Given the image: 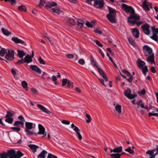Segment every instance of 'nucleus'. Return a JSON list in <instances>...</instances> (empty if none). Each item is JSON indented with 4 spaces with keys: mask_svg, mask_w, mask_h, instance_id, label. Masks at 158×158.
Wrapping results in <instances>:
<instances>
[{
    "mask_svg": "<svg viewBox=\"0 0 158 158\" xmlns=\"http://www.w3.org/2000/svg\"><path fill=\"white\" fill-rule=\"evenodd\" d=\"M109 11V13L106 15V17L108 20L112 23H115V20L116 16V10L112 8L107 6Z\"/></svg>",
    "mask_w": 158,
    "mask_h": 158,
    "instance_id": "1",
    "label": "nucleus"
},
{
    "mask_svg": "<svg viewBox=\"0 0 158 158\" xmlns=\"http://www.w3.org/2000/svg\"><path fill=\"white\" fill-rule=\"evenodd\" d=\"M33 123L31 122H26L25 123V127L26 129L25 130V131L27 134L29 135H31L33 134L34 132L30 131L33 128Z\"/></svg>",
    "mask_w": 158,
    "mask_h": 158,
    "instance_id": "2",
    "label": "nucleus"
},
{
    "mask_svg": "<svg viewBox=\"0 0 158 158\" xmlns=\"http://www.w3.org/2000/svg\"><path fill=\"white\" fill-rule=\"evenodd\" d=\"M11 149L9 150L7 152H4L0 153V158H13L14 154Z\"/></svg>",
    "mask_w": 158,
    "mask_h": 158,
    "instance_id": "3",
    "label": "nucleus"
},
{
    "mask_svg": "<svg viewBox=\"0 0 158 158\" xmlns=\"http://www.w3.org/2000/svg\"><path fill=\"white\" fill-rule=\"evenodd\" d=\"M122 8L126 13H130L131 14H134L135 11L133 8L125 4H123L122 5Z\"/></svg>",
    "mask_w": 158,
    "mask_h": 158,
    "instance_id": "4",
    "label": "nucleus"
},
{
    "mask_svg": "<svg viewBox=\"0 0 158 158\" xmlns=\"http://www.w3.org/2000/svg\"><path fill=\"white\" fill-rule=\"evenodd\" d=\"M5 59L8 60H12L14 58V51L12 49H8L7 53L5 56Z\"/></svg>",
    "mask_w": 158,
    "mask_h": 158,
    "instance_id": "5",
    "label": "nucleus"
},
{
    "mask_svg": "<svg viewBox=\"0 0 158 158\" xmlns=\"http://www.w3.org/2000/svg\"><path fill=\"white\" fill-rule=\"evenodd\" d=\"M38 128L39 129V132L37 133L34 132L33 134L35 135L36 136H37L38 135H43L42 137H45L47 133L45 132V129L44 127L41 124H39L38 125Z\"/></svg>",
    "mask_w": 158,
    "mask_h": 158,
    "instance_id": "6",
    "label": "nucleus"
},
{
    "mask_svg": "<svg viewBox=\"0 0 158 158\" xmlns=\"http://www.w3.org/2000/svg\"><path fill=\"white\" fill-rule=\"evenodd\" d=\"M124 95L128 98L132 99L134 98L136 96L135 94H132L131 90L130 88H128L127 90L124 92Z\"/></svg>",
    "mask_w": 158,
    "mask_h": 158,
    "instance_id": "7",
    "label": "nucleus"
},
{
    "mask_svg": "<svg viewBox=\"0 0 158 158\" xmlns=\"http://www.w3.org/2000/svg\"><path fill=\"white\" fill-rule=\"evenodd\" d=\"M104 5L103 0H96L94 3V6L96 8L101 9L102 8Z\"/></svg>",
    "mask_w": 158,
    "mask_h": 158,
    "instance_id": "8",
    "label": "nucleus"
},
{
    "mask_svg": "<svg viewBox=\"0 0 158 158\" xmlns=\"http://www.w3.org/2000/svg\"><path fill=\"white\" fill-rule=\"evenodd\" d=\"M143 32L146 35L150 34V26L148 23L145 24L141 26Z\"/></svg>",
    "mask_w": 158,
    "mask_h": 158,
    "instance_id": "9",
    "label": "nucleus"
},
{
    "mask_svg": "<svg viewBox=\"0 0 158 158\" xmlns=\"http://www.w3.org/2000/svg\"><path fill=\"white\" fill-rule=\"evenodd\" d=\"M142 7L145 10L148 11L150 10V7L151 8H152V6H151L150 3L147 2V0H144L143 2L142 5Z\"/></svg>",
    "mask_w": 158,
    "mask_h": 158,
    "instance_id": "10",
    "label": "nucleus"
},
{
    "mask_svg": "<svg viewBox=\"0 0 158 158\" xmlns=\"http://www.w3.org/2000/svg\"><path fill=\"white\" fill-rule=\"evenodd\" d=\"M11 151L14 154L13 158H20L24 155V154L20 151H18L17 152L14 149H11Z\"/></svg>",
    "mask_w": 158,
    "mask_h": 158,
    "instance_id": "11",
    "label": "nucleus"
},
{
    "mask_svg": "<svg viewBox=\"0 0 158 158\" xmlns=\"http://www.w3.org/2000/svg\"><path fill=\"white\" fill-rule=\"evenodd\" d=\"M30 68L31 69L35 71L38 74H40L41 73V70L36 65H31L30 66Z\"/></svg>",
    "mask_w": 158,
    "mask_h": 158,
    "instance_id": "12",
    "label": "nucleus"
},
{
    "mask_svg": "<svg viewBox=\"0 0 158 158\" xmlns=\"http://www.w3.org/2000/svg\"><path fill=\"white\" fill-rule=\"evenodd\" d=\"M12 40L16 43H19L23 45L24 46L26 45V44L25 42L20 39H18L17 37H13L12 38Z\"/></svg>",
    "mask_w": 158,
    "mask_h": 158,
    "instance_id": "13",
    "label": "nucleus"
},
{
    "mask_svg": "<svg viewBox=\"0 0 158 158\" xmlns=\"http://www.w3.org/2000/svg\"><path fill=\"white\" fill-rule=\"evenodd\" d=\"M37 106L39 109L43 112L48 114H50L51 113V112L49 110L41 105L38 104Z\"/></svg>",
    "mask_w": 158,
    "mask_h": 158,
    "instance_id": "14",
    "label": "nucleus"
},
{
    "mask_svg": "<svg viewBox=\"0 0 158 158\" xmlns=\"http://www.w3.org/2000/svg\"><path fill=\"white\" fill-rule=\"evenodd\" d=\"M57 5V3L55 2H48L46 4L45 7L48 8H49L52 7L56 6Z\"/></svg>",
    "mask_w": 158,
    "mask_h": 158,
    "instance_id": "15",
    "label": "nucleus"
},
{
    "mask_svg": "<svg viewBox=\"0 0 158 158\" xmlns=\"http://www.w3.org/2000/svg\"><path fill=\"white\" fill-rule=\"evenodd\" d=\"M123 151V148L122 146H120L114 149L110 150V152H114V153H118L122 152Z\"/></svg>",
    "mask_w": 158,
    "mask_h": 158,
    "instance_id": "16",
    "label": "nucleus"
},
{
    "mask_svg": "<svg viewBox=\"0 0 158 158\" xmlns=\"http://www.w3.org/2000/svg\"><path fill=\"white\" fill-rule=\"evenodd\" d=\"M132 34L134 37L136 38H139V31L137 28H134L132 29Z\"/></svg>",
    "mask_w": 158,
    "mask_h": 158,
    "instance_id": "17",
    "label": "nucleus"
},
{
    "mask_svg": "<svg viewBox=\"0 0 158 158\" xmlns=\"http://www.w3.org/2000/svg\"><path fill=\"white\" fill-rule=\"evenodd\" d=\"M15 114V112L12 110H9L7 111V113L5 117V118H11Z\"/></svg>",
    "mask_w": 158,
    "mask_h": 158,
    "instance_id": "18",
    "label": "nucleus"
},
{
    "mask_svg": "<svg viewBox=\"0 0 158 158\" xmlns=\"http://www.w3.org/2000/svg\"><path fill=\"white\" fill-rule=\"evenodd\" d=\"M140 16L135 13L131 14L129 17H128V19H132L136 21H138L140 20Z\"/></svg>",
    "mask_w": 158,
    "mask_h": 158,
    "instance_id": "19",
    "label": "nucleus"
},
{
    "mask_svg": "<svg viewBox=\"0 0 158 158\" xmlns=\"http://www.w3.org/2000/svg\"><path fill=\"white\" fill-rule=\"evenodd\" d=\"M143 49L146 52H148V54L151 55L152 53V49L147 45L143 46Z\"/></svg>",
    "mask_w": 158,
    "mask_h": 158,
    "instance_id": "20",
    "label": "nucleus"
},
{
    "mask_svg": "<svg viewBox=\"0 0 158 158\" xmlns=\"http://www.w3.org/2000/svg\"><path fill=\"white\" fill-rule=\"evenodd\" d=\"M137 64L138 67L140 69L143 67L145 64V63L143 61L140 59H138L137 61Z\"/></svg>",
    "mask_w": 158,
    "mask_h": 158,
    "instance_id": "21",
    "label": "nucleus"
},
{
    "mask_svg": "<svg viewBox=\"0 0 158 158\" xmlns=\"http://www.w3.org/2000/svg\"><path fill=\"white\" fill-rule=\"evenodd\" d=\"M17 52V56L20 58H23L26 55V53L22 50H18Z\"/></svg>",
    "mask_w": 158,
    "mask_h": 158,
    "instance_id": "22",
    "label": "nucleus"
},
{
    "mask_svg": "<svg viewBox=\"0 0 158 158\" xmlns=\"http://www.w3.org/2000/svg\"><path fill=\"white\" fill-rule=\"evenodd\" d=\"M28 146L32 150L33 152H36L37 149L39 148L38 146L35 144H29Z\"/></svg>",
    "mask_w": 158,
    "mask_h": 158,
    "instance_id": "23",
    "label": "nucleus"
},
{
    "mask_svg": "<svg viewBox=\"0 0 158 158\" xmlns=\"http://www.w3.org/2000/svg\"><path fill=\"white\" fill-rule=\"evenodd\" d=\"M47 152L44 150H43L40 153L38 156V158H45L46 156Z\"/></svg>",
    "mask_w": 158,
    "mask_h": 158,
    "instance_id": "24",
    "label": "nucleus"
},
{
    "mask_svg": "<svg viewBox=\"0 0 158 158\" xmlns=\"http://www.w3.org/2000/svg\"><path fill=\"white\" fill-rule=\"evenodd\" d=\"M84 24V22L82 20L79 19L77 20V27L81 29Z\"/></svg>",
    "mask_w": 158,
    "mask_h": 158,
    "instance_id": "25",
    "label": "nucleus"
},
{
    "mask_svg": "<svg viewBox=\"0 0 158 158\" xmlns=\"http://www.w3.org/2000/svg\"><path fill=\"white\" fill-rule=\"evenodd\" d=\"M1 31L3 34L6 36H8L11 34V32L8 31L7 30L5 29L4 28H2Z\"/></svg>",
    "mask_w": 158,
    "mask_h": 158,
    "instance_id": "26",
    "label": "nucleus"
},
{
    "mask_svg": "<svg viewBox=\"0 0 158 158\" xmlns=\"http://www.w3.org/2000/svg\"><path fill=\"white\" fill-rule=\"evenodd\" d=\"M85 24L89 28H93L95 25V23L93 22L90 23L88 21L86 22Z\"/></svg>",
    "mask_w": 158,
    "mask_h": 158,
    "instance_id": "27",
    "label": "nucleus"
},
{
    "mask_svg": "<svg viewBox=\"0 0 158 158\" xmlns=\"http://www.w3.org/2000/svg\"><path fill=\"white\" fill-rule=\"evenodd\" d=\"M0 50V56H4L7 52L6 49L3 48H1Z\"/></svg>",
    "mask_w": 158,
    "mask_h": 158,
    "instance_id": "28",
    "label": "nucleus"
},
{
    "mask_svg": "<svg viewBox=\"0 0 158 158\" xmlns=\"http://www.w3.org/2000/svg\"><path fill=\"white\" fill-rule=\"evenodd\" d=\"M24 59L27 61V62H26V63L28 64L32 62V59L31 58L30 55L28 54L25 57Z\"/></svg>",
    "mask_w": 158,
    "mask_h": 158,
    "instance_id": "29",
    "label": "nucleus"
},
{
    "mask_svg": "<svg viewBox=\"0 0 158 158\" xmlns=\"http://www.w3.org/2000/svg\"><path fill=\"white\" fill-rule=\"evenodd\" d=\"M121 154L118 153H112L110 154V157L112 158H120Z\"/></svg>",
    "mask_w": 158,
    "mask_h": 158,
    "instance_id": "30",
    "label": "nucleus"
},
{
    "mask_svg": "<svg viewBox=\"0 0 158 158\" xmlns=\"http://www.w3.org/2000/svg\"><path fill=\"white\" fill-rule=\"evenodd\" d=\"M67 23L73 26L75 24V20L73 19H69L66 21Z\"/></svg>",
    "mask_w": 158,
    "mask_h": 158,
    "instance_id": "31",
    "label": "nucleus"
},
{
    "mask_svg": "<svg viewBox=\"0 0 158 158\" xmlns=\"http://www.w3.org/2000/svg\"><path fill=\"white\" fill-rule=\"evenodd\" d=\"M18 9L19 10L21 11H24V12H26L27 11L26 7L23 5H21V6H19L18 7Z\"/></svg>",
    "mask_w": 158,
    "mask_h": 158,
    "instance_id": "32",
    "label": "nucleus"
},
{
    "mask_svg": "<svg viewBox=\"0 0 158 158\" xmlns=\"http://www.w3.org/2000/svg\"><path fill=\"white\" fill-rule=\"evenodd\" d=\"M142 70V72L144 75H145L148 71V67L146 66H144L142 68L140 69Z\"/></svg>",
    "mask_w": 158,
    "mask_h": 158,
    "instance_id": "33",
    "label": "nucleus"
},
{
    "mask_svg": "<svg viewBox=\"0 0 158 158\" xmlns=\"http://www.w3.org/2000/svg\"><path fill=\"white\" fill-rule=\"evenodd\" d=\"M115 109L116 111L119 114L121 113V106L119 105H117L115 107Z\"/></svg>",
    "mask_w": 158,
    "mask_h": 158,
    "instance_id": "34",
    "label": "nucleus"
},
{
    "mask_svg": "<svg viewBox=\"0 0 158 158\" xmlns=\"http://www.w3.org/2000/svg\"><path fill=\"white\" fill-rule=\"evenodd\" d=\"M5 119V121L8 123L11 124L14 121V119L12 118H6Z\"/></svg>",
    "mask_w": 158,
    "mask_h": 158,
    "instance_id": "35",
    "label": "nucleus"
},
{
    "mask_svg": "<svg viewBox=\"0 0 158 158\" xmlns=\"http://www.w3.org/2000/svg\"><path fill=\"white\" fill-rule=\"evenodd\" d=\"M146 154H148L150 155L149 158H155V155H154V152H153L151 151V150H149L147 151L146 152Z\"/></svg>",
    "mask_w": 158,
    "mask_h": 158,
    "instance_id": "36",
    "label": "nucleus"
},
{
    "mask_svg": "<svg viewBox=\"0 0 158 158\" xmlns=\"http://www.w3.org/2000/svg\"><path fill=\"white\" fill-rule=\"evenodd\" d=\"M154 54L150 55L147 59V62H151V61L154 59Z\"/></svg>",
    "mask_w": 158,
    "mask_h": 158,
    "instance_id": "37",
    "label": "nucleus"
},
{
    "mask_svg": "<svg viewBox=\"0 0 158 158\" xmlns=\"http://www.w3.org/2000/svg\"><path fill=\"white\" fill-rule=\"evenodd\" d=\"M52 10H53V12L56 13L58 15L60 14V13L62 12V11L60 10V9L59 8H54L52 9Z\"/></svg>",
    "mask_w": 158,
    "mask_h": 158,
    "instance_id": "38",
    "label": "nucleus"
},
{
    "mask_svg": "<svg viewBox=\"0 0 158 158\" xmlns=\"http://www.w3.org/2000/svg\"><path fill=\"white\" fill-rule=\"evenodd\" d=\"M150 38L155 41H158V36L156 34L154 33L153 35L150 37Z\"/></svg>",
    "mask_w": 158,
    "mask_h": 158,
    "instance_id": "39",
    "label": "nucleus"
},
{
    "mask_svg": "<svg viewBox=\"0 0 158 158\" xmlns=\"http://www.w3.org/2000/svg\"><path fill=\"white\" fill-rule=\"evenodd\" d=\"M4 1L5 2H9L12 5H14L17 3L15 0H4Z\"/></svg>",
    "mask_w": 158,
    "mask_h": 158,
    "instance_id": "40",
    "label": "nucleus"
},
{
    "mask_svg": "<svg viewBox=\"0 0 158 158\" xmlns=\"http://www.w3.org/2000/svg\"><path fill=\"white\" fill-rule=\"evenodd\" d=\"M125 151L131 154L134 153V151L133 150L131 149V147H129L128 148L126 149L125 150Z\"/></svg>",
    "mask_w": 158,
    "mask_h": 158,
    "instance_id": "41",
    "label": "nucleus"
},
{
    "mask_svg": "<svg viewBox=\"0 0 158 158\" xmlns=\"http://www.w3.org/2000/svg\"><path fill=\"white\" fill-rule=\"evenodd\" d=\"M45 2H46L45 0H40V3L37 6L41 8L44 6Z\"/></svg>",
    "mask_w": 158,
    "mask_h": 158,
    "instance_id": "42",
    "label": "nucleus"
},
{
    "mask_svg": "<svg viewBox=\"0 0 158 158\" xmlns=\"http://www.w3.org/2000/svg\"><path fill=\"white\" fill-rule=\"evenodd\" d=\"M22 86L25 89L27 88V84L25 81H23L21 82Z\"/></svg>",
    "mask_w": 158,
    "mask_h": 158,
    "instance_id": "43",
    "label": "nucleus"
},
{
    "mask_svg": "<svg viewBox=\"0 0 158 158\" xmlns=\"http://www.w3.org/2000/svg\"><path fill=\"white\" fill-rule=\"evenodd\" d=\"M128 40L129 41V43L132 45L133 46H135V43L134 41L131 38H130L128 39Z\"/></svg>",
    "mask_w": 158,
    "mask_h": 158,
    "instance_id": "44",
    "label": "nucleus"
},
{
    "mask_svg": "<svg viewBox=\"0 0 158 158\" xmlns=\"http://www.w3.org/2000/svg\"><path fill=\"white\" fill-rule=\"evenodd\" d=\"M11 129L17 132H19L21 130L20 128L17 127H11Z\"/></svg>",
    "mask_w": 158,
    "mask_h": 158,
    "instance_id": "45",
    "label": "nucleus"
},
{
    "mask_svg": "<svg viewBox=\"0 0 158 158\" xmlns=\"http://www.w3.org/2000/svg\"><path fill=\"white\" fill-rule=\"evenodd\" d=\"M69 81L66 78L63 79L62 81V85L63 86H64L67 84Z\"/></svg>",
    "mask_w": 158,
    "mask_h": 158,
    "instance_id": "46",
    "label": "nucleus"
},
{
    "mask_svg": "<svg viewBox=\"0 0 158 158\" xmlns=\"http://www.w3.org/2000/svg\"><path fill=\"white\" fill-rule=\"evenodd\" d=\"M86 115L87 118L88 119L87 120H86V122L87 123H89L90 122L91 120V117L89 114H86Z\"/></svg>",
    "mask_w": 158,
    "mask_h": 158,
    "instance_id": "47",
    "label": "nucleus"
},
{
    "mask_svg": "<svg viewBox=\"0 0 158 158\" xmlns=\"http://www.w3.org/2000/svg\"><path fill=\"white\" fill-rule=\"evenodd\" d=\"M39 63L40 64L45 65V62L44 61V60L42 59L41 57L40 56L39 58Z\"/></svg>",
    "mask_w": 158,
    "mask_h": 158,
    "instance_id": "48",
    "label": "nucleus"
},
{
    "mask_svg": "<svg viewBox=\"0 0 158 158\" xmlns=\"http://www.w3.org/2000/svg\"><path fill=\"white\" fill-rule=\"evenodd\" d=\"M57 157L51 153H49L47 157V158H57Z\"/></svg>",
    "mask_w": 158,
    "mask_h": 158,
    "instance_id": "49",
    "label": "nucleus"
},
{
    "mask_svg": "<svg viewBox=\"0 0 158 158\" xmlns=\"http://www.w3.org/2000/svg\"><path fill=\"white\" fill-rule=\"evenodd\" d=\"M129 77V79H126L130 83H131L132 81V79H133V77L132 75L130 74V75H127Z\"/></svg>",
    "mask_w": 158,
    "mask_h": 158,
    "instance_id": "50",
    "label": "nucleus"
},
{
    "mask_svg": "<svg viewBox=\"0 0 158 158\" xmlns=\"http://www.w3.org/2000/svg\"><path fill=\"white\" fill-rule=\"evenodd\" d=\"M78 63L80 64L83 65L85 64V61L83 59H81L79 60L78 61Z\"/></svg>",
    "mask_w": 158,
    "mask_h": 158,
    "instance_id": "51",
    "label": "nucleus"
},
{
    "mask_svg": "<svg viewBox=\"0 0 158 158\" xmlns=\"http://www.w3.org/2000/svg\"><path fill=\"white\" fill-rule=\"evenodd\" d=\"M94 41L95 42L96 44L98 46L101 47L103 46V44H101L99 41L98 40H95Z\"/></svg>",
    "mask_w": 158,
    "mask_h": 158,
    "instance_id": "52",
    "label": "nucleus"
},
{
    "mask_svg": "<svg viewBox=\"0 0 158 158\" xmlns=\"http://www.w3.org/2000/svg\"><path fill=\"white\" fill-rule=\"evenodd\" d=\"M67 84V86L68 88H70L71 86L73 87V83L69 81H68Z\"/></svg>",
    "mask_w": 158,
    "mask_h": 158,
    "instance_id": "53",
    "label": "nucleus"
},
{
    "mask_svg": "<svg viewBox=\"0 0 158 158\" xmlns=\"http://www.w3.org/2000/svg\"><path fill=\"white\" fill-rule=\"evenodd\" d=\"M66 56L67 57L71 59L73 58L74 55H73L71 54H68L66 55Z\"/></svg>",
    "mask_w": 158,
    "mask_h": 158,
    "instance_id": "54",
    "label": "nucleus"
},
{
    "mask_svg": "<svg viewBox=\"0 0 158 158\" xmlns=\"http://www.w3.org/2000/svg\"><path fill=\"white\" fill-rule=\"evenodd\" d=\"M122 72L124 74L127 75V76L130 75L131 73L130 72L125 69L123 70H122Z\"/></svg>",
    "mask_w": 158,
    "mask_h": 158,
    "instance_id": "55",
    "label": "nucleus"
},
{
    "mask_svg": "<svg viewBox=\"0 0 158 158\" xmlns=\"http://www.w3.org/2000/svg\"><path fill=\"white\" fill-rule=\"evenodd\" d=\"M128 19V22L134 25L135 23V21H132L131 20H130L131 19H128V17L127 18Z\"/></svg>",
    "mask_w": 158,
    "mask_h": 158,
    "instance_id": "56",
    "label": "nucleus"
},
{
    "mask_svg": "<svg viewBox=\"0 0 158 158\" xmlns=\"http://www.w3.org/2000/svg\"><path fill=\"white\" fill-rule=\"evenodd\" d=\"M61 123L65 125H69L70 123L69 121L65 120H63L61 121Z\"/></svg>",
    "mask_w": 158,
    "mask_h": 158,
    "instance_id": "57",
    "label": "nucleus"
},
{
    "mask_svg": "<svg viewBox=\"0 0 158 158\" xmlns=\"http://www.w3.org/2000/svg\"><path fill=\"white\" fill-rule=\"evenodd\" d=\"M152 116H158V114L155 113H148V116L150 117Z\"/></svg>",
    "mask_w": 158,
    "mask_h": 158,
    "instance_id": "58",
    "label": "nucleus"
},
{
    "mask_svg": "<svg viewBox=\"0 0 158 158\" xmlns=\"http://www.w3.org/2000/svg\"><path fill=\"white\" fill-rule=\"evenodd\" d=\"M21 123V121H16L14 123L13 125L14 126H18L20 125Z\"/></svg>",
    "mask_w": 158,
    "mask_h": 158,
    "instance_id": "59",
    "label": "nucleus"
},
{
    "mask_svg": "<svg viewBox=\"0 0 158 158\" xmlns=\"http://www.w3.org/2000/svg\"><path fill=\"white\" fill-rule=\"evenodd\" d=\"M101 75L104 78L106 81H108V78L104 73L102 74Z\"/></svg>",
    "mask_w": 158,
    "mask_h": 158,
    "instance_id": "60",
    "label": "nucleus"
},
{
    "mask_svg": "<svg viewBox=\"0 0 158 158\" xmlns=\"http://www.w3.org/2000/svg\"><path fill=\"white\" fill-rule=\"evenodd\" d=\"M73 130L75 131V132L77 133L80 132V130L79 129L78 127L76 126L73 129Z\"/></svg>",
    "mask_w": 158,
    "mask_h": 158,
    "instance_id": "61",
    "label": "nucleus"
},
{
    "mask_svg": "<svg viewBox=\"0 0 158 158\" xmlns=\"http://www.w3.org/2000/svg\"><path fill=\"white\" fill-rule=\"evenodd\" d=\"M152 30L153 31L155 32L156 33L158 34V29L154 27H152Z\"/></svg>",
    "mask_w": 158,
    "mask_h": 158,
    "instance_id": "62",
    "label": "nucleus"
},
{
    "mask_svg": "<svg viewBox=\"0 0 158 158\" xmlns=\"http://www.w3.org/2000/svg\"><path fill=\"white\" fill-rule=\"evenodd\" d=\"M97 69H98V71L101 75H102V74H103V73H104L103 71L99 67L97 68Z\"/></svg>",
    "mask_w": 158,
    "mask_h": 158,
    "instance_id": "63",
    "label": "nucleus"
},
{
    "mask_svg": "<svg viewBox=\"0 0 158 158\" xmlns=\"http://www.w3.org/2000/svg\"><path fill=\"white\" fill-rule=\"evenodd\" d=\"M146 91L144 89H143L142 90H141L140 92L139 93L142 95H144L145 94Z\"/></svg>",
    "mask_w": 158,
    "mask_h": 158,
    "instance_id": "64",
    "label": "nucleus"
}]
</instances>
